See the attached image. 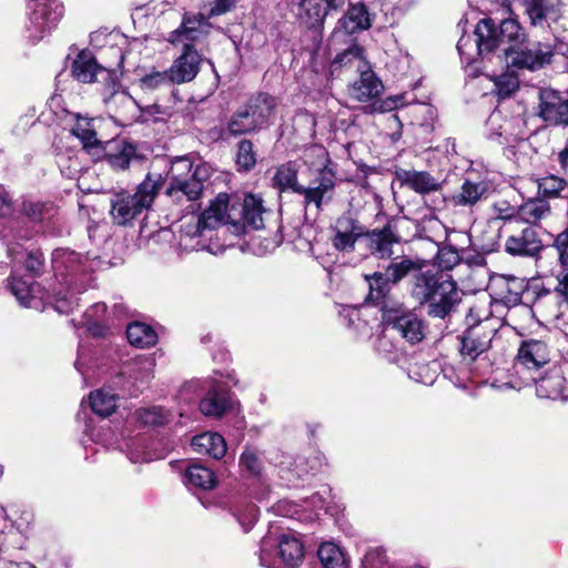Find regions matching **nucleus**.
<instances>
[{
	"label": "nucleus",
	"mask_w": 568,
	"mask_h": 568,
	"mask_svg": "<svg viewBox=\"0 0 568 568\" xmlns=\"http://www.w3.org/2000/svg\"><path fill=\"white\" fill-rule=\"evenodd\" d=\"M264 213L263 200L257 195L246 194L242 201L233 200L230 205L229 195L220 193L201 216L192 217L194 222L183 227L182 239L202 236L206 230H215L223 222L261 230L264 227Z\"/></svg>",
	"instance_id": "obj_1"
},
{
	"label": "nucleus",
	"mask_w": 568,
	"mask_h": 568,
	"mask_svg": "<svg viewBox=\"0 0 568 568\" xmlns=\"http://www.w3.org/2000/svg\"><path fill=\"white\" fill-rule=\"evenodd\" d=\"M210 169L206 164L193 165L189 158H179L172 162L169 171V186L165 194L173 203L194 212L200 207L199 201L207 189Z\"/></svg>",
	"instance_id": "obj_2"
},
{
	"label": "nucleus",
	"mask_w": 568,
	"mask_h": 568,
	"mask_svg": "<svg viewBox=\"0 0 568 568\" xmlns=\"http://www.w3.org/2000/svg\"><path fill=\"white\" fill-rule=\"evenodd\" d=\"M520 34L519 23L513 18L505 19L499 23L491 18H484L476 26L475 39L470 36H463L457 43V49L460 55L471 62L477 57L493 53L500 45V40L518 39Z\"/></svg>",
	"instance_id": "obj_3"
},
{
	"label": "nucleus",
	"mask_w": 568,
	"mask_h": 568,
	"mask_svg": "<svg viewBox=\"0 0 568 568\" xmlns=\"http://www.w3.org/2000/svg\"><path fill=\"white\" fill-rule=\"evenodd\" d=\"M161 186V175L149 173L139 184L134 194L125 191L115 193L111 199L110 211L113 222L118 225H126L143 211L149 210Z\"/></svg>",
	"instance_id": "obj_4"
},
{
	"label": "nucleus",
	"mask_w": 568,
	"mask_h": 568,
	"mask_svg": "<svg viewBox=\"0 0 568 568\" xmlns=\"http://www.w3.org/2000/svg\"><path fill=\"white\" fill-rule=\"evenodd\" d=\"M521 33L518 39L500 40L501 44H508L504 49L507 64L517 68L536 71L551 62L554 48L548 42L527 40L524 29L519 26Z\"/></svg>",
	"instance_id": "obj_5"
},
{
	"label": "nucleus",
	"mask_w": 568,
	"mask_h": 568,
	"mask_svg": "<svg viewBox=\"0 0 568 568\" xmlns=\"http://www.w3.org/2000/svg\"><path fill=\"white\" fill-rule=\"evenodd\" d=\"M500 236H505V252L513 256L534 257L542 250V241L531 225L521 220H511L500 226Z\"/></svg>",
	"instance_id": "obj_6"
},
{
	"label": "nucleus",
	"mask_w": 568,
	"mask_h": 568,
	"mask_svg": "<svg viewBox=\"0 0 568 568\" xmlns=\"http://www.w3.org/2000/svg\"><path fill=\"white\" fill-rule=\"evenodd\" d=\"M383 318L390 325L405 341L410 344H417L425 337V324L413 311L403 307H383Z\"/></svg>",
	"instance_id": "obj_7"
},
{
	"label": "nucleus",
	"mask_w": 568,
	"mask_h": 568,
	"mask_svg": "<svg viewBox=\"0 0 568 568\" xmlns=\"http://www.w3.org/2000/svg\"><path fill=\"white\" fill-rule=\"evenodd\" d=\"M462 297L455 281L444 277L433 293L427 305V315L433 318L445 320L460 303Z\"/></svg>",
	"instance_id": "obj_8"
},
{
	"label": "nucleus",
	"mask_w": 568,
	"mask_h": 568,
	"mask_svg": "<svg viewBox=\"0 0 568 568\" xmlns=\"http://www.w3.org/2000/svg\"><path fill=\"white\" fill-rule=\"evenodd\" d=\"M201 61V55L192 44L184 43L182 53L169 70L171 82L181 84L192 81L199 73Z\"/></svg>",
	"instance_id": "obj_9"
},
{
	"label": "nucleus",
	"mask_w": 568,
	"mask_h": 568,
	"mask_svg": "<svg viewBox=\"0 0 568 568\" xmlns=\"http://www.w3.org/2000/svg\"><path fill=\"white\" fill-rule=\"evenodd\" d=\"M494 331L478 324L468 328L460 338V354L465 359L475 361L489 349Z\"/></svg>",
	"instance_id": "obj_10"
},
{
	"label": "nucleus",
	"mask_w": 568,
	"mask_h": 568,
	"mask_svg": "<svg viewBox=\"0 0 568 568\" xmlns=\"http://www.w3.org/2000/svg\"><path fill=\"white\" fill-rule=\"evenodd\" d=\"M493 193L490 183L486 180L473 181L466 179L460 187L450 196L454 206L474 207Z\"/></svg>",
	"instance_id": "obj_11"
},
{
	"label": "nucleus",
	"mask_w": 568,
	"mask_h": 568,
	"mask_svg": "<svg viewBox=\"0 0 568 568\" xmlns=\"http://www.w3.org/2000/svg\"><path fill=\"white\" fill-rule=\"evenodd\" d=\"M443 280V275L430 270H422L420 272L413 274L408 282L409 297L419 307L426 306V303L429 302V298Z\"/></svg>",
	"instance_id": "obj_12"
},
{
	"label": "nucleus",
	"mask_w": 568,
	"mask_h": 568,
	"mask_svg": "<svg viewBox=\"0 0 568 568\" xmlns=\"http://www.w3.org/2000/svg\"><path fill=\"white\" fill-rule=\"evenodd\" d=\"M539 100V114L545 121L568 125V100L552 89L540 90Z\"/></svg>",
	"instance_id": "obj_13"
},
{
	"label": "nucleus",
	"mask_w": 568,
	"mask_h": 568,
	"mask_svg": "<svg viewBox=\"0 0 568 568\" xmlns=\"http://www.w3.org/2000/svg\"><path fill=\"white\" fill-rule=\"evenodd\" d=\"M373 17L365 3H352L345 16L338 20L334 34L337 36L341 31L345 34H353L368 30L373 24Z\"/></svg>",
	"instance_id": "obj_14"
},
{
	"label": "nucleus",
	"mask_w": 568,
	"mask_h": 568,
	"mask_svg": "<svg viewBox=\"0 0 568 568\" xmlns=\"http://www.w3.org/2000/svg\"><path fill=\"white\" fill-rule=\"evenodd\" d=\"M333 245L338 251L351 252L356 241L364 236L363 226L349 215H342L334 225Z\"/></svg>",
	"instance_id": "obj_15"
},
{
	"label": "nucleus",
	"mask_w": 568,
	"mask_h": 568,
	"mask_svg": "<svg viewBox=\"0 0 568 568\" xmlns=\"http://www.w3.org/2000/svg\"><path fill=\"white\" fill-rule=\"evenodd\" d=\"M335 187L334 174L328 171L321 169L317 179L311 186H303L300 194L304 196L305 205L314 204L317 210L322 207V203L327 199H331L329 193Z\"/></svg>",
	"instance_id": "obj_16"
},
{
	"label": "nucleus",
	"mask_w": 568,
	"mask_h": 568,
	"mask_svg": "<svg viewBox=\"0 0 568 568\" xmlns=\"http://www.w3.org/2000/svg\"><path fill=\"white\" fill-rule=\"evenodd\" d=\"M10 291L24 307L39 310L42 307L44 294L41 286L31 278L12 276L9 282Z\"/></svg>",
	"instance_id": "obj_17"
},
{
	"label": "nucleus",
	"mask_w": 568,
	"mask_h": 568,
	"mask_svg": "<svg viewBox=\"0 0 568 568\" xmlns=\"http://www.w3.org/2000/svg\"><path fill=\"white\" fill-rule=\"evenodd\" d=\"M396 178L402 185H405L418 194H429L442 189V182L427 171L397 170Z\"/></svg>",
	"instance_id": "obj_18"
},
{
	"label": "nucleus",
	"mask_w": 568,
	"mask_h": 568,
	"mask_svg": "<svg viewBox=\"0 0 568 568\" xmlns=\"http://www.w3.org/2000/svg\"><path fill=\"white\" fill-rule=\"evenodd\" d=\"M517 363L527 369H539L549 363V349L545 342L528 339L521 343Z\"/></svg>",
	"instance_id": "obj_19"
},
{
	"label": "nucleus",
	"mask_w": 568,
	"mask_h": 568,
	"mask_svg": "<svg viewBox=\"0 0 568 568\" xmlns=\"http://www.w3.org/2000/svg\"><path fill=\"white\" fill-rule=\"evenodd\" d=\"M366 245L372 254L379 258H387L393 255V245L399 242L390 224L382 230H374L365 233Z\"/></svg>",
	"instance_id": "obj_20"
},
{
	"label": "nucleus",
	"mask_w": 568,
	"mask_h": 568,
	"mask_svg": "<svg viewBox=\"0 0 568 568\" xmlns=\"http://www.w3.org/2000/svg\"><path fill=\"white\" fill-rule=\"evenodd\" d=\"M64 14V7L58 1L38 4L31 14L36 31L43 34L53 29Z\"/></svg>",
	"instance_id": "obj_21"
},
{
	"label": "nucleus",
	"mask_w": 568,
	"mask_h": 568,
	"mask_svg": "<svg viewBox=\"0 0 568 568\" xmlns=\"http://www.w3.org/2000/svg\"><path fill=\"white\" fill-rule=\"evenodd\" d=\"M72 74L82 83L94 82L99 77L104 80L110 78V72L99 65L91 53L88 52H81L73 61Z\"/></svg>",
	"instance_id": "obj_22"
},
{
	"label": "nucleus",
	"mask_w": 568,
	"mask_h": 568,
	"mask_svg": "<svg viewBox=\"0 0 568 568\" xmlns=\"http://www.w3.org/2000/svg\"><path fill=\"white\" fill-rule=\"evenodd\" d=\"M359 73V79L354 81L349 88V95L359 102L378 97L384 89L382 81L369 69H364Z\"/></svg>",
	"instance_id": "obj_23"
},
{
	"label": "nucleus",
	"mask_w": 568,
	"mask_h": 568,
	"mask_svg": "<svg viewBox=\"0 0 568 568\" xmlns=\"http://www.w3.org/2000/svg\"><path fill=\"white\" fill-rule=\"evenodd\" d=\"M495 294L505 303L516 304L521 298L524 282L513 275H498L491 280Z\"/></svg>",
	"instance_id": "obj_24"
},
{
	"label": "nucleus",
	"mask_w": 568,
	"mask_h": 568,
	"mask_svg": "<svg viewBox=\"0 0 568 568\" xmlns=\"http://www.w3.org/2000/svg\"><path fill=\"white\" fill-rule=\"evenodd\" d=\"M191 446L195 453L210 455L215 459L222 458L226 453V443L217 433H203L194 436Z\"/></svg>",
	"instance_id": "obj_25"
},
{
	"label": "nucleus",
	"mask_w": 568,
	"mask_h": 568,
	"mask_svg": "<svg viewBox=\"0 0 568 568\" xmlns=\"http://www.w3.org/2000/svg\"><path fill=\"white\" fill-rule=\"evenodd\" d=\"M275 99L265 93H258L252 97L243 108L248 113L250 119L254 120L256 128L265 124L275 109Z\"/></svg>",
	"instance_id": "obj_26"
},
{
	"label": "nucleus",
	"mask_w": 568,
	"mask_h": 568,
	"mask_svg": "<svg viewBox=\"0 0 568 568\" xmlns=\"http://www.w3.org/2000/svg\"><path fill=\"white\" fill-rule=\"evenodd\" d=\"M296 14L306 27H321L327 14V3L325 0H301Z\"/></svg>",
	"instance_id": "obj_27"
},
{
	"label": "nucleus",
	"mask_w": 568,
	"mask_h": 568,
	"mask_svg": "<svg viewBox=\"0 0 568 568\" xmlns=\"http://www.w3.org/2000/svg\"><path fill=\"white\" fill-rule=\"evenodd\" d=\"M520 2L534 26H541L558 18L557 10L549 0H520Z\"/></svg>",
	"instance_id": "obj_28"
},
{
	"label": "nucleus",
	"mask_w": 568,
	"mask_h": 568,
	"mask_svg": "<svg viewBox=\"0 0 568 568\" xmlns=\"http://www.w3.org/2000/svg\"><path fill=\"white\" fill-rule=\"evenodd\" d=\"M298 165L287 162L280 165L273 176V186L280 192L292 191L300 194L302 185L297 181Z\"/></svg>",
	"instance_id": "obj_29"
},
{
	"label": "nucleus",
	"mask_w": 568,
	"mask_h": 568,
	"mask_svg": "<svg viewBox=\"0 0 568 568\" xmlns=\"http://www.w3.org/2000/svg\"><path fill=\"white\" fill-rule=\"evenodd\" d=\"M551 213L549 203L544 199H534L518 207L517 214L525 225L536 224Z\"/></svg>",
	"instance_id": "obj_30"
},
{
	"label": "nucleus",
	"mask_w": 568,
	"mask_h": 568,
	"mask_svg": "<svg viewBox=\"0 0 568 568\" xmlns=\"http://www.w3.org/2000/svg\"><path fill=\"white\" fill-rule=\"evenodd\" d=\"M278 555L287 567L294 568L302 562L304 548L296 537L283 535L278 544Z\"/></svg>",
	"instance_id": "obj_31"
},
{
	"label": "nucleus",
	"mask_w": 568,
	"mask_h": 568,
	"mask_svg": "<svg viewBox=\"0 0 568 568\" xmlns=\"http://www.w3.org/2000/svg\"><path fill=\"white\" fill-rule=\"evenodd\" d=\"M233 400L229 393H207L200 403V410L211 417H220L230 410Z\"/></svg>",
	"instance_id": "obj_32"
},
{
	"label": "nucleus",
	"mask_w": 568,
	"mask_h": 568,
	"mask_svg": "<svg viewBox=\"0 0 568 568\" xmlns=\"http://www.w3.org/2000/svg\"><path fill=\"white\" fill-rule=\"evenodd\" d=\"M425 266L426 262L424 260L404 257L400 261L392 262L387 266L386 273L390 277L392 283L396 284L407 275L420 272Z\"/></svg>",
	"instance_id": "obj_33"
},
{
	"label": "nucleus",
	"mask_w": 568,
	"mask_h": 568,
	"mask_svg": "<svg viewBox=\"0 0 568 568\" xmlns=\"http://www.w3.org/2000/svg\"><path fill=\"white\" fill-rule=\"evenodd\" d=\"M128 341L131 345L145 348L153 346L158 341L154 329L144 323H132L126 328Z\"/></svg>",
	"instance_id": "obj_34"
},
{
	"label": "nucleus",
	"mask_w": 568,
	"mask_h": 568,
	"mask_svg": "<svg viewBox=\"0 0 568 568\" xmlns=\"http://www.w3.org/2000/svg\"><path fill=\"white\" fill-rule=\"evenodd\" d=\"M184 478L186 484L204 490L212 489L216 484L214 473L210 468L199 464L189 466L185 470Z\"/></svg>",
	"instance_id": "obj_35"
},
{
	"label": "nucleus",
	"mask_w": 568,
	"mask_h": 568,
	"mask_svg": "<svg viewBox=\"0 0 568 568\" xmlns=\"http://www.w3.org/2000/svg\"><path fill=\"white\" fill-rule=\"evenodd\" d=\"M338 67H347L349 69H355L358 72L366 69L367 63L363 55V49L357 44H352L348 49L337 54L332 63V68L335 70Z\"/></svg>",
	"instance_id": "obj_36"
},
{
	"label": "nucleus",
	"mask_w": 568,
	"mask_h": 568,
	"mask_svg": "<svg viewBox=\"0 0 568 568\" xmlns=\"http://www.w3.org/2000/svg\"><path fill=\"white\" fill-rule=\"evenodd\" d=\"M154 359L152 357H139L132 363L124 365L122 375L132 381H146L152 376L154 369Z\"/></svg>",
	"instance_id": "obj_37"
},
{
	"label": "nucleus",
	"mask_w": 568,
	"mask_h": 568,
	"mask_svg": "<svg viewBox=\"0 0 568 568\" xmlns=\"http://www.w3.org/2000/svg\"><path fill=\"white\" fill-rule=\"evenodd\" d=\"M109 110L120 114H134L138 105L134 99L123 90H114L110 95L103 98Z\"/></svg>",
	"instance_id": "obj_38"
},
{
	"label": "nucleus",
	"mask_w": 568,
	"mask_h": 568,
	"mask_svg": "<svg viewBox=\"0 0 568 568\" xmlns=\"http://www.w3.org/2000/svg\"><path fill=\"white\" fill-rule=\"evenodd\" d=\"M317 555L324 568H347L343 551L333 542H323Z\"/></svg>",
	"instance_id": "obj_39"
},
{
	"label": "nucleus",
	"mask_w": 568,
	"mask_h": 568,
	"mask_svg": "<svg viewBox=\"0 0 568 568\" xmlns=\"http://www.w3.org/2000/svg\"><path fill=\"white\" fill-rule=\"evenodd\" d=\"M202 24V20L185 16L181 28L172 32L170 41L176 43L183 42L184 40L191 42L199 40L203 33L201 30Z\"/></svg>",
	"instance_id": "obj_40"
},
{
	"label": "nucleus",
	"mask_w": 568,
	"mask_h": 568,
	"mask_svg": "<svg viewBox=\"0 0 568 568\" xmlns=\"http://www.w3.org/2000/svg\"><path fill=\"white\" fill-rule=\"evenodd\" d=\"M369 286V298L375 302L384 300L392 288V280L387 273L375 272L365 276Z\"/></svg>",
	"instance_id": "obj_41"
},
{
	"label": "nucleus",
	"mask_w": 568,
	"mask_h": 568,
	"mask_svg": "<svg viewBox=\"0 0 568 568\" xmlns=\"http://www.w3.org/2000/svg\"><path fill=\"white\" fill-rule=\"evenodd\" d=\"M52 262L55 271L62 272L64 268L68 272H75L80 270L82 257L73 251L58 248L52 254Z\"/></svg>",
	"instance_id": "obj_42"
},
{
	"label": "nucleus",
	"mask_w": 568,
	"mask_h": 568,
	"mask_svg": "<svg viewBox=\"0 0 568 568\" xmlns=\"http://www.w3.org/2000/svg\"><path fill=\"white\" fill-rule=\"evenodd\" d=\"M89 403L92 410L102 416H110L116 408V396L112 393H89Z\"/></svg>",
	"instance_id": "obj_43"
},
{
	"label": "nucleus",
	"mask_w": 568,
	"mask_h": 568,
	"mask_svg": "<svg viewBox=\"0 0 568 568\" xmlns=\"http://www.w3.org/2000/svg\"><path fill=\"white\" fill-rule=\"evenodd\" d=\"M118 152L108 154L109 164L116 170H124L135 156V148L125 141L116 143Z\"/></svg>",
	"instance_id": "obj_44"
},
{
	"label": "nucleus",
	"mask_w": 568,
	"mask_h": 568,
	"mask_svg": "<svg viewBox=\"0 0 568 568\" xmlns=\"http://www.w3.org/2000/svg\"><path fill=\"white\" fill-rule=\"evenodd\" d=\"M257 129L254 124V120L250 119L248 113L244 111V109L235 112L227 125V132L231 135H241L245 133H250Z\"/></svg>",
	"instance_id": "obj_45"
},
{
	"label": "nucleus",
	"mask_w": 568,
	"mask_h": 568,
	"mask_svg": "<svg viewBox=\"0 0 568 568\" xmlns=\"http://www.w3.org/2000/svg\"><path fill=\"white\" fill-rule=\"evenodd\" d=\"M566 185L564 179L548 175L538 180V193L545 197H557Z\"/></svg>",
	"instance_id": "obj_46"
},
{
	"label": "nucleus",
	"mask_w": 568,
	"mask_h": 568,
	"mask_svg": "<svg viewBox=\"0 0 568 568\" xmlns=\"http://www.w3.org/2000/svg\"><path fill=\"white\" fill-rule=\"evenodd\" d=\"M72 133L82 141L84 146H93L98 142L91 121L87 118H78Z\"/></svg>",
	"instance_id": "obj_47"
},
{
	"label": "nucleus",
	"mask_w": 568,
	"mask_h": 568,
	"mask_svg": "<svg viewBox=\"0 0 568 568\" xmlns=\"http://www.w3.org/2000/svg\"><path fill=\"white\" fill-rule=\"evenodd\" d=\"M460 262L459 253L452 246H444L438 250L436 263L440 270L450 271Z\"/></svg>",
	"instance_id": "obj_48"
},
{
	"label": "nucleus",
	"mask_w": 568,
	"mask_h": 568,
	"mask_svg": "<svg viewBox=\"0 0 568 568\" xmlns=\"http://www.w3.org/2000/svg\"><path fill=\"white\" fill-rule=\"evenodd\" d=\"M497 94L500 98H507L514 93L519 87V80L511 73H505L495 78Z\"/></svg>",
	"instance_id": "obj_49"
},
{
	"label": "nucleus",
	"mask_w": 568,
	"mask_h": 568,
	"mask_svg": "<svg viewBox=\"0 0 568 568\" xmlns=\"http://www.w3.org/2000/svg\"><path fill=\"white\" fill-rule=\"evenodd\" d=\"M236 162L239 166H241L245 171L251 170L255 165L256 158L253 152V144L251 141L242 140L239 143Z\"/></svg>",
	"instance_id": "obj_50"
},
{
	"label": "nucleus",
	"mask_w": 568,
	"mask_h": 568,
	"mask_svg": "<svg viewBox=\"0 0 568 568\" xmlns=\"http://www.w3.org/2000/svg\"><path fill=\"white\" fill-rule=\"evenodd\" d=\"M138 419L144 425H161L165 422L166 416L161 407L142 408L136 412Z\"/></svg>",
	"instance_id": "obj_51"
},
{
	"label": "nucleus",
	"mask_w": 568,
	"mask_h": 568,
	"mask_svg": "<svg viewBox=\"0 0 568 568\" xmlns=\"http://www.w3.org/2000/svg\"><path fill=\"white\" fill-rule=\"evenodd\" d=\"M142 89L145 90H154L159 89L163 85H166L169 83H172L170 80V73L168 72H159V71H152L148 74H145L140 80Z\"/></svg>",
	"instance_id": "obj_52"
},
{
	"label": "nucleus",
	"mask_w": 568,
	"mask_h": 568,
	"mask_svg": "<svg viewBox=\"0 0 568 568\" xmlns=\"http://www.w3.org/2000/svg\"><path fill=\"white\" fill-rule=\"evenodd\" d=\"M0 236L6 242V245L8 247V254L10 256H17L19 254L18 248L16 247V244L13 240H28L30 237V233L26 231L24 233L21 232H13V230H7L2 229L0 230Z\"/></svg>",
	"instance_id": "obj_53"
},
{
	"label": "nucleus",
	"mask_w": 568,
	"mask_h": 568,
	"mask_svg": "<svg viewBox=\"0 0 568 568\" xmlns=\"http://www.w3.org/2000/svg\"><path fill=\"white\" fill-rule=\"evenodd\" d=\"M241 465L251 474L258 475L262 469V462L257 453L245 450L241 456Z\"/></svg>",
	"instance_id": "obj_54"
},
{
	"label": "nucleus",
	"mask_w": 568,
	"mask_h": 568,
	"mask_svg": "<svg viewBox=\"0 0 568 568\" xmlns=\"http://www.w3.org/2000/svg\"><path fill=\"white\" fill-rule=\"evenodd\" d=\"M496 219L503 220L504 223H509L511 220H519L518 209L509 205L507 202L496 203L493 206Z\"/></svg>",
	"instance_id": "obj_55"
},
{
	"label": "nucleus",
	"mask_w": 568,
	"mask_h": 568,
	"mask_svg": "<svg viewBox=\"0 0 568 568\" xmlns=\"http://www.w3.org/2000/svg\"><path fill=\"white\" fill-rule=\"evenodd\" d=\"M555 247L558 251L561 265H568V229L556 236Z\"/></svg>",
	"instance_id": "obj_56"
},
{
	"label": "nucleus",
	"mask_w": 568,
	"mask_h": 568,
	"mask_svg": "<svg viewBox=\"0 0 568 568\" xmlns=\"http://www.w3.org/2000/svg\"><path fill=\"white\" fill-rule=\"evenodd\" d=\"M235 0H214L211 3L209 17L221 16L234 7Z\"/></svg>",
	"instance_id": "obj_57"
},
{
	"label": "nucleus",
	"mask_w": 568,
	"mask_h": 568,
	"mask_svg": "<svg viewBox=\"0 0 568 568\" xmlns=\"http://www.w3.org/2000/svg\"><path fill=\"white\" fill-rule=\"evenodd\" d=\"M556 292L568 297V264L562 265V271L557 275Z\"/></svg>",
	"instance_id": "obj_58"
},
{
	"label": "nucleus",
	"mask_w": 568,
	"mask_h": 568,
	"mask_svg": "<svg viewBox=\"0 0 568 568\" xmlns=\"http://www.w3.org/2000/svg\"><path fill=\"white\" fill-rule=\"evenodd\" d=\"M12 213V203L8 194L0 191V219H6Z\"/></svg>",
	"instance_id": "obj_59"
},
{
	"label": "nucleus",
	"mask_w": 568,
	"mask_h": 568,
	"mask_svg": "<svg viewBox=\"0 0 568 568\" xmlns=\"http://www.w3.org/2000/svg\"><path fill=\"white\" fill-rule=\"evenodd\" d=\"M43 205L40 203H28L24 205V212L28 216L33 220H40L42 217Z\"/></svg>",
	"instance_id": "obj_60"
},
{
	"label": "nucleus",
	"mask_w": 568,
	"mask_h": 568,
	"mask_svg": "<svg viewBox=\"0 0 568 568\" xmlns=\"http://www.w3.org/2000/svg\"><path fill=\"white\" fill-rule=\"evenodd\" d=\"M42 261L39 256L34 255L33 253L28 254V258L26 262V267L29 271L36 272L41 266Z\"/></svg>",
	"instance_id": "obj_61"
},
{
	"label": "nucleus",
	"mask_w": 568,
	"mask_h": 568,
	"mask_svg": "<svg viewBox=\"0 0 568 568\" xmlns=\"http://www.w3.org/2000/svg\"><path fill=\"white\" fill-rule=\"evenodd\" d=\"M558 160L561 168L565 170L566 173H568V139L565 148L558 154Z\"/></svg>",
	"instance_id": "obj_62"
},
{
	"label": "nucleus",
	"mask_w": 568,
	"mask_h": 568,
	"mask_svg": "<svg viewBox=\"0 0 568 568\" xmlns=\"http://www.w3.org/2000/svg\"><path fill=\"white\" fill-rule=\"evenodd\" d=\"M326 3H327V12L329 10H338V9H342L344 8V6L346 4L347 0H325Z\"/></svg>",
	"instance_id": "obj_63"
},
{
	"label": "nucleus",
	"mask_w": 568,
	"mask_h": 568,
	"mask_svg": "<svg viewBox=\"0 0 568 568\" xmlns=\"http://www.w3.org/2000/svg\"><path fill=\"white\" fill-rule=\"evenodd\" d=\"M310 152L315 154L317 158L322 159L321 165H324L326 162V152L323 148L320 146H313L310 149Z\"/></svg>",
	"instance_id": "obj_64"
}]
</instances>
